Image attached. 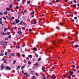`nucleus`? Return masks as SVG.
Here are the masks:
<instances>
[{
    "mask_svg": "<svg viewBox=\"0 0 79 79\" xmlns=\"http://www.w3.org/2000/svg\"><path fill=\"white\" fill-rule=\"evenodd\" d=\"M5 70H11V68L9 67V66H7L6 67V69H5Z\"/></svg>",
    "mask_w": 79,
    "mask_h": 79,
    "instance_id": "1",
    "label": "nucleus"
},
{
    "mask_svg": "<svg viewBox=\"0 0 79 79\" xmlns=\"http://www.w3.org/2000/svg\"><path fill=\"white\" fill-rule=\"evenodd\" d=\"M26 75V77H29L30 76L29 74L28 73H25L24 74V75Z\"/></svg>",
    "mask_w": 79,
    "mask_h": 79,
    "instance_id": "2",
    "label": "nucleus"
},
{
    "mask_svg": "<svg viewBox=\"0 0 79 79\" xmlns=\"http://www.w3.org/2000/svg\"><path fill=\"white\" fill-rule=\"evenodd\" d=\"M15 22H16V24H18L19 23V20L16 19Z\"/></svg>",
    "mask_w": 79,
    "mask_h": 79,
    "instance_id": "3",
    "label": "nucleus"
},
{
    "mask_svg": "<svg viewBox=\"0 0 79 79\" xmlns=\"http://www.w3.org/2000/svg\"><path fill=\"white\" fill-rule=\"evenodd\" d=\"M17 33L18 34H19V35H21L23 34V33H22V32L20 31H19Z\"/></svg>",
    "mask_w": 79,
    "mask_h": 79,
    "instance_id": "4",
    "label": "nucleus"
},
{
    "mask_svg": "<svg viewBox=\"0 0 79 79\" xmlns=\"http://www.w3.org/2000/svg\"><path fill=\"white\" fill-rule=\"evenodd\" d=\"M10 55V56H15V53H11Z\"/></svg>",
    "mask_w": 79,
    "mask_h": 79,
    "instance_id": "5",
    "label": "nucleus"
},
{
    "mask_svg": "<svg viewBox=\"0 0 79 79\" xmlns=\"http://www.w3.org/2000/svg\"><path fill=\"white\" fill-rule=\"evenodd\" d=\"M52 79H56V77L55 76L52 75Z\"/></svg>",
    "mask_w": 79,
    "mask_h": 79,
    "instance_id": "6",
    "label": "nucleus"
},
{
    "mask_svg": "<svg viewBox=\"0 0 79 79\" xmlns=\"http://www.w3.org/2000/svg\"><path fill=\"white\" fill-rule=\"evenodd\" d=\"M18 15L19 16H21L22 14H21V12H18Z\"/></svg>",
    "mask_w": 79,
    "mask_h": 79,
    "instance_id": "7",
    "label": "nucleus"
},
{
    "mask_svg": "<svg viewBox=\"0 0 79 79\" xmlns=\"http://www.w3.org/2000/svg\"><path fill=\"white\" fill-rule=\"evenodd\" d=\"M4 42L3 41H1L0 42V43L1 45H4Z\"/></svg>",
    "mask_w": 79,
    "mask_h": 79,
    "instance_id": "8",
    "label": "nucleus"
},
{
    "mask_svg": "<svg viewBox=\"0 0 79 79\" xmlns=\"http://www.w3.org/2000/svg\"><path fill=\"white\" fill-rule=\"evenodd\" d=\"M6 18H7V19L8 20H10V19H11V18H10V17H8V16H6Z\"/></svg>",
    "mask_w": 79,
    "mask_h": 79,
    "instance_id": "9",
    "label": "nucleus"
},
{
    "mask_svg": "<svg viewBox=\"0 0 79 79\" xmlns=\"http://www.w3.org/2000/svg\"><path fill=\"white\" fill-rule=\"evenodd\" d=\"M7 43H8L7 42H4V45H5V46H6V45H7Z\"/></svg>",
    "mask_w": 79,
    "mask_h": 79,
    "instance_id": "10",
    "label": "nucleus"
},
{
    "mask_svg": "<svg viewBox=\"0 0 79 79\" xmlns=\"http://www.w3.org/2000/svg\"><path fill=\"white\" fill-rule=\"evenodd\" d=\"M69 73H70V74H71V75H73V72L72 71H69Z\"/></svg>",
    "mask_w": 79,
    "mask_h": 79,
    "instance_id": "11",
    "label": "nucleus"
},
{
    "mask_svg": "<svg viewBox=\"0 0 79 79\" xmlns=\"http://www.w3.org/2000/svg\"><path fill=\"white\" fill-rule=\"evenodd\" d=\"M75 48H77V47H79V45H76L74 46Z\"/></svg>",
    "mask_w": 79,
    "mask_h": 79,
    "instance_id": "12",
    "label": "nucleus"
},
{
    "mask_svg": "<svg viewBox=\"0 0 79 79\" xmlns=\"http://www.w3.org/2000/svg\"><path fill=\"white\" fill-rule=\"evenodd\" d=\"M33 50H34V51H36L37 50V48H33Z\"/></svg>",
    "mask_w": 79,
    "mask_h": 79,
    "instance_id": "13",
    "label": "nucleus"
},
{
    "mask_svg": "<svg viewBox=\"0 0 79 79\" xmlns=\"http://www.w3.org/2000/svg\"><path fill=\"white\" fill-rule=\"evenodd\" d=\"M4 15H6L7 14H8V11H5L4 12Z\"/></svg>",
    "mask_w": 79,
    "mask_h": 79,
    "instance_id": "14",
    "label": "nucleus"
},
{
    "mask_svg": "<svg viewBox=\"0 0 79 79\" xmlns=\"http://www.w3.org/2000/svg\"><path fill=\"white\" fill-rule=\"evenodd\" d=\"M42 70H44V69H45V66H43L42 68Z\"/></svg>",
    "mask_w": 79,
    "mask_h": 79,
    "instance_id": "15",
    "label": "nucleus"
},
{
    "mask_svg": "<svg viewBox=\"0 0 79 79\" xmlns=\"http://www.w3.org/2000/svg\"><path fill=\"white\" fill-rule=\"evenodd\" d=\"M4 63H6V64H7V62H6V60H5L3 62Z\"/></svg>",
    "mask_w": 79,
    "mask_h": 79,
    "instance_id": "16",
    "label": "nucleus"
},
{
    "mask_svg": "<svg viewBox=\"0 0 79 79\" xmlns=\"http://www.w3.org/2000/svg\"><path fill=\"white\" fill-rule=\"evenodd\" d=\"M0 19V24L2 25L3 23L2 22V19Z\"/></svg>",
    "mask_w": 79,
    "mask_h": 79,
    "instance_id": "17",
    "label": "nucleus"
},
{
    "mask_svg": "<svg viewBox=\"0 0 79 79\" xmlns=\"http://www.w3.org/2000/svg\"><path fill=\"white\" fill-rule=\"evenodd\" d=\"M36 23H37V21H34V23H33V24H36Z\"/></svg>",
    "mask_w": 79,
    "mask_h": 79,
    "instance_id": "18",
    "label": "nucleus"
},
{
    "mask_svg": "<svg viewBox=\"0 0 79 79\" xmlns=\"http://www.w3.org/2000/svg\"><path fill=\"white\" fill-rule=\"evenodd\" d=\"M6 10L7 11H10V9L9 8L7 7L6 8Z\"/></svg>",
    "mask_w": 79,
    "mask_h": 79,
    "instance_id": "19",
    "label": "nucleus"
},
{
    "mask_svg": "<svg viewBox=\"0 0 79 79\" xmlns=\"http://www.w3.org/2000/svg\"><path fill=\"white\" fill-rule=\"evenodd\" d=\"M28 57H29L30 58H32V55H29L28 56Z\"/></svg>",
    "mask_w": 79,
    "mask_h": 79,
    "instance_id": "20",
    "label": "nucleus"
},
{
    "mask_svg": "<svg viewBox=\"0 0 79 79\" xmlns=\"http://www.w3.org/2000/svg\"><path fill=\"white\" fill-rule=\"evenodd\" d=\"M62 76H64V77H67V76H66V75H65V74H63Z\"/></svg>",
    "mask_w": 79,
    "mask_h": 79,
    "instance_id": "21",
    "label": "nucleus"
},
{
    "mask_svg": "<svg viewBox=\"0 0 79 79\" xmlns=\"http://www.w3.org/2000/svg\"><path fill=\"white\" fill-rule=\"evenodd\" d=\"M25 29H26V27H23L22 28V30H25Z\"/></svg>",
    "mask_w": 79,
    "mask_h": 79,
    "instance_id": "22",
    "label": "nucleus"
},
{
    "mask_svg": "<svg viewBox=\"0 0 79 79\" xmlns=\"http://www.w3.org/2000/svg\"><path fill=\"white\" fill-rule=\"evenodd\" d=\"M3 55H4V54H3V53H0V56H3Z\"/></svg>",
    "mask_w": 79,
    "mask_h": 79,
    "instance_id": "23",
    "label": "nucleus"
},
{
    "mask_svg": "<svg viewBox=\"0 0 79 79\" xmlns=\"http://www.w3.org/2000/svg\"><path fill=\"white\" fill-rule=\"evenodd\" d=\"M60 26H63V24L62 23H60Z\"/></svg>",
    "mask_w": 79,
    "mask_h": 79,
    "instance_id": "24",
    "label": "nucleus"
},
{
    "mask_svg": "<svg viewBox=\"0 0 79 79\" xmlns=\"http://www.w3.org/2000/svg\"><path fill=\"white\" fill-rule=\"evenodd\" d=\"M35 64L36 66H39V64H38V62H36Z\"/></svg>",
    "mask_w": 79,
    "mask_h": 79,
    "instance_id": "25",
    "label": "nucleus"
},
{
    "mask_svg": "<svg viewBox=\"0 0 79 79\" xmlns=\"http://www.w3.org/2000/svg\"><path fill=\"white\" fill-rule=\"evenodd\" d=\"M23 22L22 21H21L20 22V25H23Z\"/></svg>",
    "mask_w": 79,
    "mask_h": 79,
    "instance_id": "26",
    "label": "nucleus"
},
{
    "mask_svg": "<svg viewBox=\"0 0 79 79\" xmlns=\"http://www.w3.org/2000/svg\"><path fill=\"white\" fill-rule=\"evenodd\" d=\"M12 6H13V5H12V4H10V5L9 6V7H10V8H12Z\"/></svg>",
    "mask_w": 79,
    "mask_h": 79,
    "instance_id": "27",
    "label": "nucleus"
},
{
    "mask_svg": "<svg viewBox=\"0 0 79 79\" xmlns=\"http://www.w3.org/2000/svg\"><path fill=\"white\" fill-rule=\"evenodd\" d=\"M6 34H7V35H10V32H8L7 33H6Z\"/></svg>",
    "mask_w": 79,
    "mask_h": 79,
    "instance_id": "28",
    "label": "nucleus"
},
{
    "mask_svg": "<svg viewBox=\"0 0 79 79\" xmlns=\"http://www.w3.org/2000/svg\"><path fill=\"white\" fill-rule=\"evenodd\" d=\"M34 11H33L31 13V15H33V14H34Z\"/></svg>",
    "mask_w": 79,
    "mask_h": 79,
    "instance_id": "29",
    "label": "nucleus"
},
{
    "mask_svg": "<svg viewBox=\"0 0 79 79\" xmlns=\"http://www.w3.org/2000/svg\"><path fill=\"white\" fill-rule=\"evenodd\" d=\"M35 55L36 57H38V56H39V55L37 54V53H35Z\"/></svg>",
    "mask_w": 79,
    "mask_h": 79,
    "instance_id": "30",
    "label": "nucleus"
},
{
    "mask_svg": "<svg viewBox=\"0 0 79 79\" xmlns=\"http://www.w3.org/2000/svg\"><path fill=\"white\" fill-rule=\"evenodd\" d=\"M5 68V67H1V70H3V69H4Z\"/></svg>",
    "mask_w": 79,
    "mask_h": 79,
    "instance_id": "31",
    "label": "nucleus"
},
{
    "mask_svg": "<svg viewBox=\"0 0 79 79\" xmlns=\"http://www.w3.org/2000/svg\"><path fill=\"white\" fill-rule=\"evenodd\" d=\"M73 2L75 3H77V1H76V0H74L73 1Z\"/></svg>",
    "mask_w": 79,
    "mask_h": 79,
    "instance_id": "32",
    "label": "nucleus"
},
{
    "mask_svg": "<svg viewBox=\"0 0 79 79\" xmlns=\"http://www.w3.org/2000/svg\"><path fill=\"white\" fill-rule=\"evenodd\" d=\"M17 55H18V56H19V55H20V53L19 52L17 53Z\"/></svg>",
    "mask_w": 79,
    "mask_h": 79,
    "instance_id": "33",
    "label": "nucleus"
},
{
    "mask_svg": "<svg viewBox=\"0 0 79 79\" xmlns=\"http://www.w3.org/2000/svg\"><path fill=\"white\" fill-rule=\"evenodd\" d=\"M16 48H20V47L18 46H16Z\"/></svg>",
    "mask_w": 79,
    "mask_h": 79,
    "instance_id": "34",
    "label": "nucleus"
},
{
    "mask_svg": "<svg viewBox=\"0 0 79 79\" xmlns=\"http://www.w3.org/2000/svg\"><path fill=\"white\" fill-rule=\"evenodd\" d=\"M52 43H53V45H56L55 41H53L52 42Z\"/></svg>",
    "mask_w": 79,
    "mask_h": 79,
    "instance_id": "35",
    "label": "nucleus"
},
{
    "mask_svg": "<svg viewBox=\"0 0 79 79\" xmlns=\"http://www.w3.org/2000/svg\"><path fill=\"white\" fill-rule=\"evenodd\" d=\"M16 60H14L13 62V63L14 64H15V63H16Z\"/></svg>",
    "mask_w": 79,
    "mask_h": 79,
    "instance_id": "36",
    "label": "nucleus"
},
{
    "mask_svg": "<svg viewBox=\"0 0 79 79\" xmlns=\"http://www.w3.org/2000/svg\"><path fill=\"white\" fill-rule=\"evenodd\" d=\"M28 64H31V62L30 61H29L28 62Z\"/></svg>",
    "mask_w": 79,
    "mask_h": 79,
    "instance_id": "37",
    "label": "nucleus"
},
{
    "mask_svg": "<svg viewBox=\"0 0 79 79\" xmlns=\"http://www.w3.org/2000/svg\"><path fill=\"white\" fill-rule=\"evenodd\" d=\"M3 18L4 19V20H6V19L5 17H3Z\"/></svg>",
    "mask_w": 79,
    "mask_h": 79,
    "instance_id": "38",
    "label": "nucleus"
},
{
    "mask_svg": "<svg viewBox=\"0 0 79 79\" xmlns=\"http://www.w3.org/2000/svg\"><path fill=\"white\" fill-rule=\"evenodd\" d=\"M22 3L23 4H24V0H22Z\"/></svg>",
    "mask_w": 79,
    "mask_h": 79,
    "instance_id": "39",
    "label": "nucleus"
},
{
    "mask_svg": "<svg viewBox=\"0 0 79 79\" xmlns=\"http://www.w3.org/2000/svg\"><path fill=\"white\" fill-rule=\"evenodd\" d=\"M41 60V59H40V58H39L38 60V61H39Z\"/></svg>",
    "mask_w": 79,
    "mask_h": 79,
    "instance_id": "40",
    "label": "nucleus"
},
{
    "mask_svg": "<svg viewBox=\"0 0 79 79\" xmlns=\"http://www.w3.org/2000/svg\"><path fill=\"white\" fill-rule=\"evenodd\" d=\"M3 34H4V32H3V31H2V35H3Z\"/></svg>",
    "mask_w": 79,
    "mask_h": 79,
    "instance_id": "41",
    "label": "nucleus"
},
{
    "mask_svg": "<svg viewBox=\"0 0 79 79\" xmlns=\"http://www.w3.org/2000/svg\"><path fill=\"white\" fill-rule=\"evenodd\" d=\"M32 77L33 78V79H36V77H35V76H33Z\"/></svg>",
    "mask_w": 79,
    "mask_h": 79,
    "instance_id": "42",
    "label": "nucleus"
},
{
    "mask_svg": "<svg viewBox=\"0 0 79 79\" xmlns=\"http://www.w3.org/2000/svg\"><path fill=\"white\" fill-rule=\"evenodd\" d=\"M32 29H29V32H32Z\"/></svg>",
    "mask_w": 79,
    "mask_h": 79,
    "instance_id": "43",
    "label": "nucleus"
},
{
    "mask_svg": "<svg viewBox=\"0 0 79 79\" xmlns=\"http://www.w3.org/2000/svg\"><path fill=\"white\" fill-rule=\"evenodd\" d=\"M7 29V28H5L4 29V31L5 32H6V30Z\"/></svg>",
    "mask_w": 79,
    "mask_h": 79,
    "instance_id": "44",
    "label": "nucleus"
},
{
    "mask_svg": "<svg viewBox=\"0 0 79 79\" xmlns=\"http://www.w3.org/2000/svg\"><path fill=\"white\" fill-rule=\"evenodd\" d=\"M5 40H8V37H6L5 38Z\"/></svg>",
    "mask_w": 79,
    "mask_h": 79,
    "instance_id": "45",
    "label": "nucleus"
},
{
    "mask_svg": "<svg viewBox=\"0 0 79 79\" xmlns=\"http://www.w3.org/2000/svg\"><path fill=\"white\" fill-rule=\"evenodd\" d=\"M11 10L12 12H15V10H13L12 9H11Z\"/></svg>",
    "mask_w": 79,
    "mask_h": 79,
    "instance_id": "46",
    "label": "nucleus"
},
{
    "mask_svg": "<svg viewBox=\"0 0 79 79\" xmlns=\"http://www.w3.org/2000/svg\"><path fill=\"white\" fill-rule=\"evenodd\" d=\"M11 37V35H9V36H8V38L9 39H10Z\"/></svg>",
    "mask_w": 79,
    "mask_h": 79,
    "instance_id": "47",
    "label": "nucleus"
},
{
    "mask_svg": "<svg viewBox=\"0 0 79 79\" xmlns=\"http://www.w3.org/2000/svg\"><path fill=\"white\" fill-rule=\"evenodd\" d=\"M25 68V66L24 65V66H23L22 67H21V69H22V68Z\"/></svg>",
    "mask_w": 79,
    "mask_h": 79,
    "instance_id": "48",
    "label": "nucleus"
},
{
    "mask_svg": "<svg viewBox=\"0 0 79 79\" xmlns=\"http://www.w3.org/2000/svg\"><path fill=\"white\" fill-rule=\"evenodd\" d=\"M1 53H4V50H2L1 51Z\"/></svg>",
    "mask_w": 79,
    "mask_h": 79,
    "instance_id": "49",
    "label": "nucleus"
},
{
    "mask_svg": "<svg viewBox=\"0 0 79 79\" xmlns=\"http://www.w3.org/2000/svg\"><path fill=\"white\" fill-rule=\"evenodd\" d=\"M12 24H13V25H15L16 24V23L15 22H13Z\"/></svg>",
    "mask_w": 79,
    "mask_h": 79,
    "instance_id": "50",
    "label": "nucleus"
},
{
    "mask_svg": "<svg viewBox=\"0 0 79 79\" xmlns=\"http://www.w3.org/2000/svg\"><path fill=\"white\" fill-rule=\"evenodd\" d=\"M7 53H8V52H6L5 53V55H7Z\"/></svg>",
    "mask_w": 79,
    "mask_h": 79,
    "instance_id": "51",
    "label": "nucleus"
},
{
    "mask_svg": "<svg viewBox=\"0 0 79 79\" xmlns=\"http://www.w3.org/2000/svg\"><path fill=\"white\" fill-rule=\"evenodd\" d=\"M74 19H77V17H75L74 18Z\"/></svg>",
    "mask_w": 79,
    "mask_h": 79,
    "instance_id": "52",
    "label": "nucleus"
},
{
    "mask_svg": "<svg viewBox=\"0 0 79 79\" xmlns=\"http://www.w3.org/2000/svg\"><path fill=\"white\" fill-rule=\"evenodd\" d=\"M61 0H56V2H59Z\"/></svg>",
    "mask_w": 79,
    "mask_h": 79,
    "instance_id": "53",
    "label": "nucleus"
},
{
    "mask_svg": "<svg viewBox=\"0 0 79 79\" xmlns=\"http://www.w3.org/2000/svg\"><path fill=\"white\" fill-rule=\"evenodd\" d=\"M73 6V7H76V5L75 4H74Z\"/></svg>",
    "mask_w": 79,
    "mask_h": 79,
    "instance_id": "54",
    "label": "nucleus"
},
{
    "mask_svg": "<svg viewBox=\"0 0 79 79\" xmlns=\"http://www.w3.org/2000/svg\"><path fill=\"white\" fill-rule=\"evenodd\" d=\"M73 71H74V72H76V69H73Z\"/></svg>",
    "mask_w": 79,
    "mask_h": 79,
    "instance_id": "55",
    "label": "nucleus"
},
{
    "mask_svg": "<svg viewBox=\"0 0 79 79\" xmlns=\"http://www.w3.org/2000/svg\"><path fill=\"white\" fill-rule=\"evenodd\" d=\"M27 3H28V4H29L30 3V1H27Z\"/></svg>",
    "mask_w": 79,
    "mask_h": 79,
    "instance_id": "56",
    "label": "nucleus"
},
{
    "mask_svg": "<svg viewBox=\"0 0 79 79\" xmlns=\"http://www.w3.org/2000/svg\"><path fill=\"white\" fill-rule=\"evenodd\" d=\"M20 67H21L20 66H17V68L19 69V68H20Z\"/></svg>",
    "mask_w": 79,
    "mask_h": 79,
    "instance_id": "57",
    "label": "nucleus"
},
{
    "mask_svg": "<svg viewBox=\"0 0 79 79\" xmlns=\"http://www.w3.org/2000/svg\"><path fill=\"white\" fill-rule=\"evenodd\" d=\"M3 15V13H2V12L0 13V15Z\"/></svg>",
    "mask_w": 79,
    "mask_h": 79,
    "instance_id": "58",
    "label": "nucleus"
},
{
    "mask_svg": "<svg viewBox=\"0 0 79 79\" xmlns=\"http://www.w3.org/2000/svg\"><path fill=\"white\" fill-rule=\"evenodd\" d=\"M75 67H76V65H73V68H75Z\"/></svg>",
    "mask_w": 79,
    "mask_h": 79,
    "instance_id": "59",
    "label": "nucleus"
},
{
    "mask_svg": "<svg viewBox=\"0 0 79 79\" xmlns=\"http://www.w3.org/2000/svg\"><path fill=\"white\" fill-rule=\"evenodd\" d=\"M29 57H27L26 58V60H29Z\"/></svg>",
    "mask_w": 79,
    "mask_h": 79,
    "instance_id": "60",
    "label": "nucleus"
},
{
    "mask_svg": "<svg viewBox=\"0 0 79 79\" xmlns=\"http://www.w3.org/2000/svg\"><path fill=\"white\" fill-rule=\"evenodd\" d=\"M22 56H23V57H24L25 56V55L23 54L22 55Z\"/></svg>",
    "mask_w": 79,
    "mask_h": 79,
    "instance_id": "61",
    "label": "nucleus"
},
{
    "mask_svg": "<svg viewBox=\"0 0 79 79\" xmlns=\"http://www.w3.org/2000/svg\"><path fill=\"white\" fill-rule=\"evenodd\" d=\"M71 43L72 44H74V41H72Z\"/></svg>",
    "mask_w": 79,
    "mask_h": 79,
    "instance_id": "62",
    "label": "nucleus"
},
{
    "mask_svg": "<svg viewBox=\"0 0 79 79\" xmlns=\"http://www.w3.org/2000/svg\"><path fill=\"white\" fill-rule=\"evenodd\" d=\"M72 21V22H74V20L73 19H72L71 20Z\"/></svg>",
    "mask_w": 79,
    "mask_h": 79,
    "instance_id": "63",
    "label": "nucleus"
},
{
    "mask_svg": "<svg viewBox=\"0 0 79 79\" xmlns=\"http://www.w3.org/2000/svg\"><path fill=\"white\" fill-rule=\"evenodd\" d=\"M72 77H75V75H73L72 76Z\"/></svg>",
    "mask_w": 79,
    "mask_h": 79,
    "instance_id": "64",
    "label": "nucleus"
}]
</instances>
